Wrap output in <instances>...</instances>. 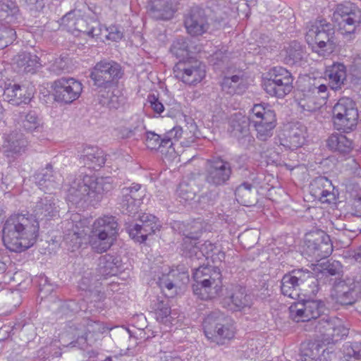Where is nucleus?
I'll list each match as a JSON object with an SVG mask.
<instances>
[{
  "label": "nucleus",
  "mask_w": 361,
  "mask_h": 361,
  "mask_svg": "<svg viewBox=\"0 0 361 361\" xmlns=\"http://www.w3.org/2000/svg\"><path fill=\"white\" fill-rule=\"evenodd\" d=\"M139 218L141 224H128L126 230L131 238L137 242L143 243L149 235L159 229V224L157 223L156 216L152 214H144L139 216Z\"/></svg>",
  "instance_id": "25"
},
{
  "label": "nucleus",
  "mask_w": 361,
  "mask_h": 361,
  "mask_svg": "<svg viewBox=\"0 0 361 361\" xmlns=\"http://www.w3.org/2000/svg\"><path fill=\"white\" fill-rule=\"evenodd\" d=\"M146 193V188L139 183H133L129 187L123 188L118 200L121 212L134 217L138 213Z\"/></svg>",
  "instance_id": "18"
},
{
  "label": "nucleus",
  "mask_w": 361,
  "mask_h": 361,
  "mask_svg": "<svg viewBox=\"0 0 361 361\" xmlns=\"http://www.w3.org/2000/svg\"><path fill=\"white\" fill-rule=\"evenodd\" d=\"M222 90L230 94H241L247 89L245 79L238 75L225 77L221 82Z\"/></svg>",
  "instance_id": "47"
},
{
  "label": "nucleus",
  "mask_w": 361,
  "mask_h": 361,
  "mask_svg": "<svg viewBox=\"0 0 361 361\" xmlns=\"http://www.w3.org/2000/svg\"><path fill=\"white\" fill-rule=\"evenodd\" d=\"M110 178H97L95 176L79 175L70 176L67 190V199L78 204L82 201L94 205L101 201L105 192L111 189Z\"/></svg>",
  "instance_id": "2"
},
{
  "label": "nucleus",
  "mask_w": 361,
  "mask_h": 361,
  "mask_svg": "<svg viewBox=\"0 0 361 361\" xmlns=\"http://www.w3.org/2000/svg\"><path fill=\"white\" fill-rule=\"evenodd\" d=\"M193 293L201 300L214 298L221 289V274L216 267L199 266L193 269Z\"/></svg>",
  "instance_id": "4"
},
{
  "label": "nucleus",
  "mask_w": 361,
  "mask_h": 361,
  "mask_svg": "<svg viewBox=\"0 0 361 361\" xmlns=\"http://www.w3.org/2000/svg\"><path fill=\"white\" fill-rule=\"evenodd\" d=\"M305 252L309 256L319 261L327 258L333 252L330 237L323 231H317L306 235Z\"/></svg>",
  "instance_id": "19"
},
{
  "label": "nucleus",
  "mask_w": 361,
  "mask_h": 361,
  "mask_svg": "<svg viewBox=\"0 0 361 361\" xmlns=\"http://www.w3.org/2000/svg\"><path fill=\"white\" fill-rule=\"evenodd\" d=\"M178 0H152L149 14L156 20H168L178 9Z\"/></svg>",
  "instance_id": "31"
},
{
  "label": "nucleus",
  "mask_w": 361,
  "mask_h": 361,
  "mask_svg": "<svg viewBox=\"0 0 361 361\" xmlns=\"http://www.w3.org/2000/svg\"><path fill=\"white\" fill-rule=\"evenodd\" d=\"M283 61L288 65H302L306 57L302 46L297 41L291 42L281 53Z\"/></svg>",
  "instance_id": "40"
},
{
  "label": "nucleus",
  "mask_w": 361,
  "mask_h": 361,
  "mask_svg": "<svg viewBox=\"0 0 361 361\" xmlns=\"http://www.w3.org/2000/svg\"><path fill=\"white\" fill-rule=\"evenodd\" d=\"M184 25L187 32L193 37L201 36L217 28L212 24L204 9L195 6L185 15Z\"/></svg>",
  "instance_id": "21"
},
{
  "label": "nucleus",
  "mask_w": 361,
  "mask_h": 361,
  "mask_svg": "<svg viewBox=\"0 0 361 361\" xmlns=\"http://www.w3.org/2000/svg\"><path fill=\"white\" fill-rule=\"evenodd\" d=\"M319 330L323 334L327 343H336L348 334V329L338 318H330L324 316L319 321Z\"/></svg>",
  "instance_id": "26"
},
{
  "label": "nucleus",
  "mask_w": 361,
  "mask_h": 361,
  "mask_svg": "<svg viewBox=\"0 0 361 361\" xmlns=\"http://www.w3.org/2000/svg\"><path fill=\"white\" fill-rule=\"evenodd\" d=\"M35 179L40 190L48 192L59 188L63 180L61 174L54 171L50 164H47L44 169L37 173Z\"/></svg>",
  "instance_id": "33"
},
{
  "label": "nucleus",
  "mask_w": 361,
  "mask_h": 361,
  "mask_svg": "<svg viewBox=\"0 0 361 361\" xmlns=\"http://www.w3.org/2000/svg\"><path fill=\"white\" fill-rule=\"evenodd\" d=\"M19 119L22 127L28 132L39 130L42 127V119L35 110L20 113Z\"/></svg>",
  "instance_id": "48"
},
{
  "label": "nucleus",
  "mask_w": 361,
  "mask_h": 361,
  "mask_svg": "<svg viewBox=\"0 0 361 361\" xmlns=\"http://www.w3.org/2000/svg\"><path fill=\"white\" fill-rule=\"evenodd\" d=\"M249 118L250 124L257 126L259 123L260 125L268 122L276 123V114L274 110L264 104H255L249 112Z\"/></svg>",
  "instance_id": "39"
},
{
  "label": "nucleus",
  "mask_w": 361,
  "mask_h": 361,
  "mask_svg": "<svg viewBox=\"0 0 361 361\" xmlns=\"http://www.w3.org/2000/svg\"><path fill=\"white\" fill-rule=\"evenodd\" d=\"M27 145V141L22 133H12L4 144V153L10 161H13L25 152Z\"/></svg>",
  "instance_id": "34"
},
{
  "label": "nucleus",
  "mask_w": 361,
  "mask_h": 361,
  "mask_svg": "<svg viewBox=\"0 0 361 361\" xmlns=\"http://www.w3.org/2000/svg\"><path fill=\"white\" fill-rule=\"evenodd\" d=\"M171 53L179 60H186L192 56L189 40L184 37L178 38L173 41L170 49Z\"/></svg>",
  "instance_id": "50"
},
{
  "label": "nucleus",
  "mask_w": 361,
  "mask_h": 361,
  "mask_svg": "<svg viewBox=\"0 0 361 361\" xmlns=\"http://www.w3.org/2000/svg\"><path fill=\"white\" fill-rule=\"evenodd\" d=\"M343 361H361V342H346L343 345Z\"/></svg>",
  "instance_id": "51"
},
{
  "label": "nucleus",
  "mask_w": 361,
  "mask_h": 361,
  "mask_svg": "<svg viewBox=\"0 0 361 361\" xmlns=\"http://www.w3.org/2000/svg\"><path fill=\"white\" fill-rule=\"evenodd\" d=\"M324 310L321 300L300 299L290 306V317L296 322H308L319 317Z\"/></svg>",
  "instance_id": "22"
},
{
  "label": "nucleus",
  "mask_w": 361,
  "mask_h": 361,
  "mask_svg": "<svg viewBox=\"0 0 361 361\" xmlns=\"http://www.w3.org/2000/svg\"><path fill=\"white\" fill-rule=\"evenodd\" d=\"M183 135V129L175 126L162 136L152 132H146L145 145L148 149L159 150L161 154L172 155L175 152V145Z\"/></svg>",
  "instance_id": "17"
},
{
  "label": "nucleus",
  "mask_w": 361,
  "mask_h": 361,
  "mask_svg": "<svg viewBox=\"0 0 361 361\" xmlns=\"http://www.w3.org/2000/svg\"><path fill=\"white\" fill-rule=\"evenodd\" d=\"M0 89L3 92L4 99L15 106L28 104L33 97L32 89L14 82L8 78L6 71L0 72Z\"/></svg>",
  "instance_id": "13"
},
{
  "label": "nucleus",
  "mask_w": 361,
  "mask_h": 361,
  "mask_svg": "<svg viewBox=\"0 0 361 361\" xmlns=\"http://www.w3.org/2000/svg\"><path fill=\"white\" fill-rule=\"evenodd\" d=\"M250 125L249 116L235 113L229 118L228 131L231 137L236 138L240 145L245 146L254 141L250 133Z\"/></svg>",
  "instance_id": "24"
},
{
  "label": "nucleus",
  "mask_w": 361,
  "mask_h": 361,
  "mask_svg": "<svg viewBox=\"0 0 361 361\" xmlns=\"http://www.w3.org/2000/svg\"><path fill=\"white\" fill-rule=\"evenodd\" d=\"M16 63L19 71L27 73H35L40 66L39 57L30 52L19 54L16 59Z\"/></svg>",
  "instance_id": "44"
},
{
  "label": "nucleus",
  "mask_w": 361,
  "mask_h": 361,
  "mask_svg": "<svg viewBox=\"0 0 361 361\" xmlns=\"http://www.w3.org/2000/svg\"><path fill=\"white\" fill-rule=\"evenodd\" d=\"M232 173L231 164L221 157H214L206 161L204 179L211 186L220 187L227 185Z\"/></svg>",
  "instance_id": "12"
},
{
  "label": "nucleus",
  "mask_w": 361,
  "mask_h": 361,
  "mask_svg": "<svg viewBox=\"0 0 361 361\" xmlns=\"http://www.w3.org/2000/svg\"><path fill=\"white\" fill-rule=\"evenodd\" d=\"M98 96L99 102L109 109H117L126 102V98L118 89H106L99 91Z\"/></svg>",
  "instance_id": "42"
},
{
  "label": "nucleus",
  "mask_w": 361,
  "mask_h": 361,
  "mask_svg": "<svg viewBox=\"0 0 361 361\" xmlns=\"http://www.w3.org/2000/svg\"><path fill=\"white\" fill-rule=\"evenodd\" d=\"M177 195L180 199V201L190 202L196 197V188L191 183L182 181L177 189Z\"/></svg>",
  "instance_id": "54"
},
{
  "label": "nucleus",
  "mask_w": 361,
  "mask_h": 361,
  "mask_svg": "<svg viewBox=\"0 0 361 361\" xmlns=\"http://www.w3.org/2000/svg\"><path fill=\"white\" fill-rule=\"evenodd\" d=\"M148 102L154 111L157 114H161L164 110V106L154 94L149 95Z\"/></svg>",
  "instance_id": "64"
},
{
  "label": "nucleus",
  "mask_w": 361,
  "mask_h": 361,
  "mask_svg": "<svg viewBox=\"0 0 361 361\" xmlns=\"http://www.w3.org/2000/svg\"><path fill=\"white\" fill-rule=\"evenodd\" d=\"M105 32V37L114 42H118L123 37L122 28L118 25H111L109 27L102 25V33Z\"/></svg>",
  "instance_id": "60"
},
{
  "label": "nucleus",
  "mask_w": 361,
  "mask_h": 361,
  "mask_svg": "<svg viewBox=\"0 0 361 361\" xmlns=\"http://www.w3.org/2000/svg\"><path fill=\"white\" fill-rule=\"evenodd\" d=\"M358 111L355 104L348 97L341 98L333 108L334 127L338 130L348 132L357 125Z\"/></svg>",
  "instance_id": "11"
},
{
  "label": "nucleus",
  "mask_w": 361,
  "mask_h": 361,
  "mask_svg": "<svg viewBox=\"0 0 361 361\" xmlns=\"http://www.w3.org/2000/svg\"><path fill=\"white\" fill-rule=\"evenodd\" d=\"M231 292L229 297L224 300V307L227 305V307L233 311H242L252 305V297L246 293L245 287L233 286Z\"/></svg>",
  "instance_id": "30"
},
{
  "label": "nucleus",
  "mask_w": 361,
  "mask_h": 361,
  "mask_svg": "<svg viewBox=\"0 0 361 361\" xmlns=\"http://www.w3.org/2000/svg\"><path fill=\"white\" fill-rule=\"evenodd\" d=\"M121 268V260L117 257L107 254L99 258V270L102 276L116 275Z\"/></svg>",
  "instance_id": "46"
},
{
  "label": "nucleus",
  "mask_w": 361,
  "mask_h": 361,
  "mask_svg": "<svg viewBox=\"0 0 361 361\" xmlns=\"http://www.w3.org/2000/svg\"><path fill=\"white\" fill-rule=\"evenodd\" d=\"M252 189V185L247 182H244L238 185L235 190V195L236 198H242L249 195Z\"/></svg>",
  "instance_id": "63"
},
{
  "label": "nucleus",
  "mask_w": 361,
  "mask_h": 361,
  "mask_svg": "<svg viewBox=\"0 0 361 361\" xmlns=\"http://www.w3.org/2000/svg\"><path fill=\"white\" fill-rule=\"evenodd\" d=\"M328 97L329 92L326 85H314L305 92L299 104L304 110L314 111L325 104Z\"/></svg>",
  "instance_id": "27"
},
{
  "label": "nucleus",
  "mask_w": 361,
  "mask_h": 361,
  "mask_svg": "<svg viewBox=\"0 0 361 361\" xmlns=\"http://www.w3.org/2000/svg\"><path fill=\"white\" fill-rule=\"evenodd\" d=\"M334 29L326 20H317L312 23L307 32L306 41L312 45L313 51L326 56L333 52Z\"/></svg>",
  "instance_id": "6"
},
{
  "label": "nucleus",
  "mask_w": 361,
  "mask_h": 361,
  "mask_svg": "<svg viewBox=\"0 0 361 361\" xmlns=\"http://www.w3.org/2000/svg\"><path fill=\"white\" fill-rule=\"evenodd\" d=\"M155 317L159 322L166 324L169 322L171 307L168 302L157 299L154 304Z\"/></svg>",
  "instance_id": "55"
},
{
  "label": "nucleus",
  "mask_w": 361,
  "mask_h": 361,
  "mask_svg": "<svg viewBox=\"0 0 361 361\" xmlns=\"http://www.w3.org/2000/svg\"><path fill=\"white\" fill-rule=\"evenodd\" d=\"M39 222L21 214H15L5 221L2 229V240L6 249L21 252L32 247L36 242Z\"/></svg>",
  "instance_id": "1"
},
{
  "label": "nucleus",
  "mask_w": 361,
  "mask_h": 361,
  "mask_svg": "<svg viewBox=\"0 0 361 361\" xmlns=\"http://www.w3.org/2000/svg\"><path fill=\"white\" fill-rule=\"evenodd\" d=\"M325 75L329 78L331 89L337 90L341 88L346 80V68L343 63H336L327 68Z\"/></svg>",
  "instance_id": "43"
},
{
  "label": "nucleus",
  "mask_w": 361,
  "mask_h": 361,
  "mask_svg": "<svg viewBox=\"0 0 361 361\" xmlns=\"http://www.w3.org/2000/svg\"><path fill=\"white\" fill-rule=\"evenodd\" d=\"M118 224L114 216L105 215L97 219L92 227L90 243L98 253L106 252L112 245L113 237L117 233Z\"/></svg>",
  "instance_id": "8"
},
{
  "label": "nucleus",
  "mask_w": 361,
  "mask_h": 361,
  "mask_svg": "<svg viewBox=\"0 0 361 361\" xmlns=\"http://www.w3.org/2000/svg\"><path fill=\"white\" fill-rule=\"evenodd\" d=\"M185 238L182 244L183 255L191 259V260H201L205 257L209 258L216 263L222 262L225 259V253L217 249L215 244L209 241H205L200 246H198L196 242L198 236V232L184 233Z\"/></svg>",
  "instance_id": "7"
},
{
  "label": "nucleus",
  "mask_w": 361,
  "mask_h": 361,
  "mask_svg": "<svg viewBox=\"0 0 361 361\" xmlns=\"http://www.w3.org/2000/svg\"><path fill=\"white\" fill-rule=\"evenodd\" d=\"M122 75L121 66L111 60H102L97 62L90 73L93 85L101 91L111 89L117 84Z\"/></svg>",
  "instance_id": "9"
},
{
  "label": "nucleus",
  "mask_w": 361,
  "mask_h": 361,
  "mask_svg": "<svg viewBox=\"0 0 361 361\" xmlns=\"http://www.w3.org/2000/svg\"><path fill=\"white\" fill-rule=\"evenodd\" d=\"M21 18V13L16 0H0V22L16 24Z\"/></svg>",
  "instance_id": "38"
},
{
  "label": "nucleus",
  "mask_w": 361,
  "mask_h": 361,
  "mask_svg": "<svg viewBox=\"0 0 361 361\" xmlns=\"http://www.w3.org/2000/svg\"><path fill=\"white\" fill-rule=\"evenodd\" d=\"M51 87L54 100L64 104H71L78 99L82 91V83L71 77L56 80Z\"/></svg>",
  "instance_id": "20"
},
{
  "label": "nucleus",
  "mask_w": 361,
  "mask_h": 361,
  "mask_svg": "<svg viewBox=\"0 0 361 361\" xmlns=\"http://www.w3.org/2000/svg\"><path fill=\"white\" fill-rule=\"evenodd\" d=\"M59 207L56 205V199L49 192L42 197L37 202L32 210L35 219L39 221L48 220L59 214Z\"/></svg>",
  "instance_id": "28"
},
{
  "label": "nucleus",
  "mask_w": 361,
  "mask_h": 361,
  "mask_svg": "<svg viewBox=\"0 0 361 361\" xmlns=\"http://www.w3.org/2000/svg\"><path fill=\"white\" fill-rule=\"evenodd\" d=\"M331 295L337 303L342 305H352L355 303L361 295L357 276L336 281Z\"/></svg>",
  "instance_id": "16"
},
{
  "label": "nucleus",
  "mask_w": 361,
  "mask_h": 361,
  "mask_svg": "<svg viewBox=\"0 0 361 361\" xmlns=\"http://www.w3.org/2000/svg\"><path fill=\"white\" fill-rule=\"evenodd\" d=\"M336 13L341 16V23H344V26L352 27V30H348V32H353L355 28L360 23L361 11L351 2H346L338 5Z\"/></svg>",
  "instance_id": "35"
},
{
  "label": "nucleus",
  "mask_w": 361,
  "mask_h": 361,
  "mask_svg": "<svg viewBox=\"0 0 361 361\" xmlns=\"http://www.w3.org/2000/svg\"><path fill=\"white\" fill-rule=\"evenodd\" d=\"M80 163L89 169H96L105 163L104 152L96 146H86L80 157Z\"/></svg>",
  "instance_id": "37"
},
{
  "label": "nucleus",
  "mask_w": 361,
  "mask_h": 361,
  "mask_svg": "<svg viewBox=\"0 0 361 361\" xmlns=\"http://www.w3.org/2000/svg\"><path fill=\"white\" fill-rule=\"evenodd\" d=\"M269 78H264L262 87L271 97L283 98L293 90V77L285 68L274 67L269 73Z\"/></svg>",
  "instance_id": "10"
},
{
  "label": "nucleus",
  "mask_w": 361,
  "mask_h": 361,
  "mask_svg": "<svg viewBox=\"0 0 361 361\" xmlns=\"http://www.w3.org/2000/svg\"><path fill=\"white\" fill-rule=\"evenodd\" d=\"M319 354V346L318 344L312 342L303 343L300 347V353L299 355L301 361H314Z\"/></svg>",
  "instance_id": "52"
},
{
  "label": "nucleus",
  "mask_w": 361,
  "mask_h": 361,
  "mask_svg": "<svg viewBox=\"0 0 361 361\" xmlns=\"http://www.w3.org/2000/svg\"><path fill=\"white\" fill-rule=\"evenodd\" d=\"M276 126V123H271L270 121L260 125L259 123L257 126H253L257 132V137L259 140L266 141L270 138L274 134V130Z\"/></svg>",
  "instance_id": "58"
},
{
  "label": "nucleus",
  "mask_w": 361,
  "mask_h": 361,
  "mask_svg": "<svg viewBox=\"0 0 361 361\" xmlns=\"http://www.w3.org/2000/svg\"><path fill=\"white\" fill-rule=\"evenodd\" d=\"M78 286L80 290L89 292L95 298L94 300H101L104 298V294L100 289L101 282L97 276H93L92 271L84 274Z\"/></svg>",
  "instance_id": "41"
},
{
  "label": "nucleus",
  "mask_w": 361,
  "mask_h": 361,
  "mask_svg": "<svg viewBox=\"0 0 361 361\" xmlns=\"http://www.w3.org/2000/svg\"><path fill=\"white\" fill-rule=\"evenodd\" d=\"M281 290L284 296L298 301L301 295H314L317 293L318 279L309 270L295 269L283 276Z\"/></svg>",
  "instance_id": "3"
},
{
  "label": "nucleus",
  "mask_w": 361,
  "mask_h": 361,
  "mask_svg": "<svg viewBox=\"0 0 361 361\" xmlns=\"http://www.w3.org/2000/svg\"><path fill=\"white\" fill-rule=\"evenodd\" d=\"M49 70L56 75H60L63 72H69L71 70L70 59L67 56H61L55 59L50 65Z\"/></svg>",
  "instance_id": "57"
},
{
  "label": "nucleus",
  "mask_w": 361,
  "mask_h": 361,
  "mask_svg": "<svg viewBox=\"0 0 361 361\" xmlns=\"http://www.w3.org/2000/svg\"><path fill=\"white\" fill-rule=\"evenodd\" d=\"M350 80L354 86L361 85V53L353 59L350 66Z\"/></svg>",
  "instance_id": "56"
},
{
  "label": "nucleus",
  "mask_w": 361,
  "mask_h": 361,
  "mask_svg": "<svg viewBox=\"0 0 361 361\" xmlns=\"http://www.w3.org/2000/svg\"><path fill=\"white\" fill-rule=\"evenodd\" d=\"M132 123L128 127L121 129V133L123 138H128L133 136H140L145 130L143 121L137 116L132 118Z\"/></svg>",
  "instance_id": "53"
},
{
  "label": "nucleus",
  "mask_w": 361,
  "mask_h": 361,
  "mask_svg": "<svg viewBox=\"0 0 361 361\" xmlns=\"http://www.w3.org/2000/svg\"><path fill=\"white\" fill-rule=\"evenodd\" d=\"M306 134L307 128L304 125L299 122L294 123L285 130L283 137L279 138L280 145L286 149H296L304 145Z\"/></svg>",
  "instance_id": "29"
},
{
  "label": "nucleus",
  "mask_w": 361,
  "mask_h": 361,
  "mask_svg": "<svg viewBox=\"0 0 361 361\" xmlns=\"http://www.w3.org/2000/svg\"><path fill=\"white\" fill-rule=\"evenodd\" d=\"M310 188L312 195L323 203H331L336 200L334 186L326 177L315 178L311 183Z\"/></svg>",
  "instance_id": "32"
},
{
  "label": "nucleus",
  "mask_w": 361,
  "mask_h": 361,
  "mask_svg": "<svg viewBox=\"0 0 361 361\" xmlns=\"http://www.w3.org/2000/svg\"><path fill=\"white\" fill-rule=\"evenodd\" d=\"M77 331L78 338L86 341L90 334H103L105 331V327L104 324L99 321L86 318L79 324Z\"/></svg>",
  "instance_id": "45"
},
{
  "label": "nucleus",
  "mask_w": 361,
  "mask_h": 361,
  "mask_svg": "<svg viewBox=\"0 0 361 361\" xmlns=\"http://www.w3.org/2000/svg\"><path fill=\"white\" fill-rule=\"evenodd\" d=\"M204 333L207 338L217 344L235 335L233 320L219 310H214L207 315L203 321Z\"/></svg>",
  "instance_id": "5"
},
{
  "label": "nucleus",
  "mask_w": 361,
  "mask_h": 361,
  "mask_svg": "<svg viewBox=\"0 0 361 361\" xmlns=\"http://www.w3.org/2000/svg\"><path fill=\"white\" fill-rule=\"evenodd\" d=\"M16 37L15 30L10 27L0 26V49L11 44Z\"/></svg>",
  "instance_id": "59"
},
{
  "label": "nucleus",
  "mask_w": 361,
  "mask_h": 361,
  "mask_svg": "<svg viewBox=\"0 0 361 361\" xmlns=\"http://www.w3.org/2000/svg\"><path fill=\"white\" fill-rule=\"evenodd\" d=\"M26 9L31 16L37 17L45 6L44 0H24Z\"/></svg>",
  "instance_id": "61"
},
{
  "label": "nucleus",
  "mask_w": 361,
  "mask_h": 361,
  "mask_svg": "<svg viewBox=\"0 0 361 361\" xmlns=\"http://www.w3.org/2000/svg\"><path fill=\"white\" fill-rule=\"evenodd\" d=\"M175 77L185 85H195L205 77L204 66L194 57L179 60L173 68Z\"/></svg>",
  "instance_id": "15"
},
{
  "label": "nucleus",
  "mask_w": 361,
  "mask_h": 361,
  "mask_svg": "<svg viewBox=\"0 0 361 361\" xmlns=\"http://www.w3.org/2000/svg\"><path fill=\"white\" fill-rule=\"evenodd\" d=\"M89 224L90 222L86 219L63 221V241L68 250L73 252L87 243Z\"/></svg>",
  "instance_id": "14"
},
{
  "label": "nucleus",
  "mask_w": 361,
  "mask_h": 361,
  "mask_svg": "<svg viewBox=\"0 0 361 361\" xmlns=\"http://www.w3.org/2000/svg\"><path fill=\"white\" fill-rule=\"evenodd\" d=\"M328 147L334 150L341 153H348L353 146L352 141L345 135L342 134H332L327 140Z\"/></svg>",
  "instance_id": "49"
},
{
  "label": "nucleus",
  "mask_w": 361,
  "mask_h": 361,
  "mask_svg": "<svg viewBox=\"0 0 361 361\" xmlns=\"http://www.w3.org/2000/svg\"><path fill=\"white\" fill-rule=\"evenodd\" d=\"M178 276L181 277L182 279L188 280L187 273H178V270L173 269L167 274H164L161 277H159L157 283L166 297L172 298L176 295Z\"/></svg>",
  "instance_id": "36"
},
{
  "label": "nucleus",
  "mask_w": 361,
  "mask_h": 361,
  "mask_svg": "<svg viewBox=\"0 0 361 361\" xmlns=\"http://www.w3.org/2000/svg\"><path fill=\"white\" fill-rule=\"evenodd\" d=\"M342 271V265L338 261L328 262L324 265L322 274L323 276H338Z\"/></svg>",
  "instance_id": "62"
},
{
  "label": "nucleus",
  "mask_w": 361,
  "mask_h": 361,
  "mask_svg": "<svg viewBox=\"0 0 361 361\" xmlns=\"http://www.w3.org/2000/svg\"><path fill=\"white\" fill-rule=\"evenodd\" d=\"M61 23L67 26L69 30H75L86 34L92 38H100L102 35V25L97 20L76 17L75 13L69 12L61 18Z\"/></svg>",
  "instance_id": "23"
}]
</instances>
